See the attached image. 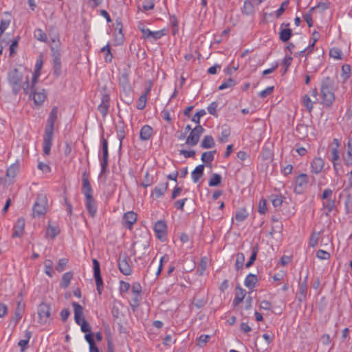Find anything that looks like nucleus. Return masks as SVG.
Instances as JSON below:
<instances>
[{
	"label": "nucleus",
	"instance_id": "19",
	"mask_svg": "<svg viewBox=\"0 0 352 352\" xmlns=\"http://www.w3.org/2000/svg\"><path fill=\"white\" fill-rule=\"evenodd\" d=\"M53 68L54 74L58 76L61 73V63L60 55L58 52L53 54Z\"/></svg>",
	"mask_w": 352,
	"mask_h": 352
},
{
	"label": "nucleus",
	"instance_id": "42",
	"mask_svg": "<svg viewBox=\"0 0 352 352\" xmlns=\"http://www.w3.org/2000/svg\"><path fill=\"white\" fill-rule=\"evenodd\" d=\"M329 56L335 59H342V51L338 47H333L329 51Z\"/></svg>",
	"mask_w": 352,
	"mask_h": 352
},
{
	"label": "nucleus",
	"instance_id": "62",
	"mask_svg": "<svg viewBox=\"0 0 352 352\" xmlns=\"http://www.w3.org/2000/svg\"><path fill=\"white\" fill-rule=\"evenodd\" d=\"M42 66H43V60H42L41 56H40L39 58H38L36 60L35 67H34V73L41 74V70Z\"/></svg>",
	"mask_w": 352,
	"mask_h": 352
},
{
	"label": "nucleus",
	"instance_id": "34",
	"mask_svg": "<svg viewBox=\"0 0 352 352\" xmlns=\"http://www.w3.org/2000/svg\"><path fill=\"white\" fill-rule=\"evenodd\" d=\"M248 217V212L245 208H241L235 214V219L238 222L243 221Z\"/></svg>",
	"mask_w": 352,
	"mask_h": 352
},
{
	"label": "nucleus",
	"instance_id": "15",
	"mask_svg": "<svg viewBox=\"0 0 352 352\" xmlns=\"http://www.w3.org/2000/svg\"><path fill=\"white\" fill-rule=\"evenodd\" d=\"M167 226L164 221H158L155 223L154 226V230L157 234V236L162 239L165 237L166 234Z\"/></svg>",
	"mask_w": 352,
	"mask_h": 352
},
{
	"label": "nucleus",
	"instance_id": "54",
	"mask_svg": "<svg viewBox=\"0 0 352 352\" xmlns=\"http://www.w3.org/2000/svg\"><path fill=\"white\" fill-rule=\"evenodd\" d=\"M292 60L293 58L290 56L285 57V58L283 60L281 65L285 67L283 74L287 72V69L292 64Z\"/></svg>",
	"mask_w": 352,
	"mask_h": 352
},
{
	"label": "nucleus",
	"instance_id": "59",
	"mask_svg": "<svg viewBox=\"0 0 352 352\" xmlns=\"http://www.w3.org/2000/svg\"><path fill=\"white\" fill-rule=\"evenodd\" d=\"M218 107V103L217 102H212L211 104H209L208 107V112L213 116H217V109Z\"/></svg>",
	"mask_w": 352,
	"mask_h": 352
},
{
	"label": "nucleus",
	"instance_id": "22",
	"mask_svg": "<svg viewBox=\"0 0 352 352\" xmlns=\"http://www.w3.org/2000/svg\"><path fill=\"white\" fill-rule=\"evenodd\" d=\"M119 83L124 90H129L131 88L129 82V74L127 71L124 72L119 77Z\"/></svg>",
	"mask_w": 352,
	"mask_h": 352
},
{
	"label": "nucleus",
	"instance_id": "63",
	"mask_svg": "<svg viewBox=\"0 0 352 352\" xmlns=\"http://www.w3.org/2000/svg\"><path fill=\"white\" fill-rule=\"evenodd\" d=\"M273 89H274V87H268L265 89L261 91L258 94V96L261 98H265L266 96H267L272 92Z\"/></svg>",
	"mask_w": 352,
	"mask_h": 352
},
{
	"label": "nucleus",
	"instance_id": "58",
	"mask_svg": "<svg viewBox=\"0 0 352 352\" xmlns=\"http://www.w3.org/2000/svg\"><path fill=\"white\" fill-rule=\"evenodd\" d=\"M78 325H80V329L82 332L87 333L91 332V327L89 323L86 321L85 319L82 320V322L80 324H78Z\"/></svg>",
	"mask_w": 352,
	"mask_h": 352
},
{
	"label": "nucleus",
	"instance_id": "11",
	"mask_svg": "<svg viewBox=\"0 0 352 352\" xmlns=\"http://www.w3.org/2000/svg\"><path fill=\"white\" fill-rule=\"evenodd\" d=\"M102 159L100 162L101 166V173H105L108 166V142L106 139L102 138Z\"/></svg>",
	"mask_w": 352,
	"mask_h": 352
},
{
	"label": "nucleus",
	"instance_id": "39",
	"mask_svg": "<svg viewBox=\"0 0 352 352\" xmlns=\"http://www.w3.org/2000/svg\"><path fill=\"white\" fill-rule=\"evenodd\" d=\"M258 251V248L257 245L254 246L252 248V252L251 256H250V257L249 258V261L245 264V267L247 268H248L250 266H252V264L254 263V262L255 261V260L256 258V255H257Z\"/></svg>",
	"mask_w": 352,
	"mask_h": 352
},
{
	"label": "nucleus",
	"instance_id": "25",
	"mask_svg": "<svg viewBox=\"0 0 352 352\" xmlns=\"http://www.w3.org/2000/svg\"><path fill=\"white\" fill-rule=\"evenodd\" d=\"M204 166L203 164H200L197 166L194 170L191 173V177L192 179V181L195 183H197L199 179L203 176L204 175Z\"/></svg>",
	"mask_w": 352,
	"mask_h": 352
},
{
	"label": "nucleus",
	"instance_id": "4",
	"mask_svg": "<svg viewBox=\"0 0 352 352\" xmlns=\"http://www.w3.org/2000/svg\"><path fill=\"white\" fill-rule=\"evenodd\" d=\"M333 85L334 80L329 77L324 78L321 82L322 102L327 107H330L335 100Z\"/></svg>",
	"mask_w": 352,
	"mask_h": 352
},
{
	"label": "nucleus",
	"instance_id": "47",
	"mask_svg": "<svg viewBox=\"0 0 352 352\" xmlns=\"http://www.w3.org/2000/svg\"><path fill=\"white\" fill-rule=\"evenodd\" d=\"M210 338V336L208 335H201L197 338V345L200 347L204 346L206 344V343L209 341Z\"/></svg>",
	"mask_w": 352,
	"mask_h": 352
},
{
	"label": "nucleus",
	"instance_id": "41",
	"mask_svg": "<svg viewBox=\"0 0 352 352\" xmlns=\"http://www.w3.org/2000/svg\"><path fill=\"white\" fill-rule=\"evenodd\" d=\"M271 201L272 205L275 207H280L283 204V197L281 195H272Z\"/></svg>",
	"mask_w": 352,
	"mask_h": 352
},
{
	"label": "nucleus",
	"instance_id": "32",
	"mask_svg": "<svg viewBox=\"0 0 352 352\" xmlns=\"http://www.w3.org/2000/svg\"><path fill=\"white\" fill-rule=\"evenodd\" d=\"M109 97L108 96H104L102 98V102L98 106V110L102 114L103 116H105L108 112L109 109Z\"/></svg>",
	"mask_w": 352,
	"mask_h": 352
},
{
	"label": "nucleus",
	"instance_id": "23",
	"mask_svg": "<svg viewBox=\"0 0 352 352\" xmlns=\"http://www.w3.org/2000/svg\"><path fill=\"white\" fill-rule=\"evenodd\" d=\"M246 295V292L245 289H242L240 287H236V295L233 300V305L237 306L240 304L244 299Z\"/></svg>",
	"mask_w": 352,
	"mask_h": 352
},
{
	"label": "nucleus",
	"instance_id": "2",
	"mask_svg": "<svg viewBox=\"0 0 352 352\" xmlns=\"http://www.w3.org/2000/svg\"><path fill=\"white\" fill-rule=\"evenodd\" d=\"M8 80L14 94L16 95L21 88L25 94L29 93V78L27 76L25 82L22 84L23 74L19 69H14L9 72Z\"/></svg>",
	"mask_w": 352,
	"mask_h": 352
},
{
	"label": "nucleus",
	"instance_id": "30",
	"mask_svg": "<svg viewBox=\"0 0 352 352\" xmlns=\"http://www.w3.org/2000/svg\"><path fill=\"white\" fill-rule=\"evenodd\" d=\"M19 170V167L18 164H12L6 171V177L10 178V179H13L17 175Z\"/></svg>",
	"mask_w": 352,
	"mask_h": 352
},
{
	"label": "nucleus",
	"instance_id": "10",
	"mask_svg": "<svg viewBox=\"0 0 352 352\" xmlns=\"http://www.w3.org/2000/svg\"><path fill=\"white\" fill-rule=\"evenodd\" d=\"M94 276L96 285V289L99 294H102L103 289V282L100 274V263L98 260L93 259Z\"/></svg>",
	"mask_w": 352,
	"mask_h": 352
},
{
	"label": "nucleus",
	"instance_id": "45",
	"mask_svg": "<svg viewBox=\"0 0 352 352\" xmlns=\"http://www.w3.org/2000/svg\"><path fill=\"white\" fill-rule=\"evenodd\" d=\"M235 84H236L235 81L232 78H230L227 79L225 82H223L219 87V90H223V89H228V88H231L233 86H234Z\"/></svg>",
	"mask_w": 352,
	"mask_h": 352
},
{
	"label": "nucleus",
	"instance_id": "60",
	"mask_svg": "<svg viewBox=\"0 0 352 352\" xmlns=\"http://www.w3.org/2000/svg\"><path fill=\"white\" fill-rule=\"evenodd\" d=\"M329 2H320L316 6L311 8V11L314 9H319L321 11L327 10L329 8Z\"/></svg>",
	"mask_w": 352,
	"mask_h": 352
},
{
	"label": "nucleus",
	"instance_id": "24",
	"mask_svg": "<svg viewBox=\"0 0 352 352\" xmlns=\"http://www.w3.org/2000/svg\"><path fill=\"white\" fill-rule=\"evenodd\" d=\"M131 292L134 294L133 302L138 306L140 301V296L142 292V287L140 283H135L132 285Z\"/></svg>",
	"mask_w": 352,
	"mask_h": 352
},
{
	"label": "nucleus",
	"instance_id": "31",
	"mask_svg": "<svg viewBox=\"0 0 352 352\" xmlns=\"http://www.w3.org/2000/svg\"><path fill=\"white\" fill-rule=\"evenodd\" d=\"M73 277V273L72 272H67L63 274L62 280L60 282V287L63 288H67Z\"/></svg>",
	"mask_w": 352,
	"mask_h": 352
},
{
	"label": "nucleus",
	"instance_id": "44",
	"mask_svg": "<svg viewBox=\"0 0 352 352\" xmlns=\"http://www.w3.org/2000/svg\"><path fill=\"white\" fill-rule=\"evenodd\" d=\"M101 52L106 53V54L104 56L105 61L106 62H111L112 58H113V56H112V54L111 53L109 45L107 44L105 46H104L101 49Z\"/></svg>",
	"mask_w": 352,
	"mask_h": 352
},
{
	"label": "nucleus",
	"instance_id": "13",
	"mask_svg": "<svg viewBox=\"0 0 352 352\" xmlns=\"http://www.w3.org/2000/svg\"><path fill=\"white\" fill-rule=\"evenodd\" d=\"M289 23H282L280 25V30L279 32V38L283 42H287L292 36V31L289 28Z\"/></svg>",
	"mask_w": 352,
	"mask_h": 352
},
{
	"label": "nucleus",
	"instance_id": "55",
	"mask_svg": "<svg viewBox=\"0 0 352 352\" xmlns=\"http://www.w3.org/2000/svg\"><path fill=\"white\" fill-rule=\"evenodd\" d=\"M58 232L56 228L49 226L46 231V234L53 239L58 234Z\"/></svg>",
	"mask_w": 352,
	"mask_h": 352
},
{
	"label": "nucleus",
	"instance_id": "9",
	"mask_svg": "<svg viewBox=\"0 0 352 352\" xmlns=\"http://www.w3.org/2000/svg\"><path fill=\"white\" fill-rule=\"evenodd\" d=\"M309 183L308 175L301 173L296 177L294 192L297 194L302 193L307 188Z\"/></svg>",
	"mask_w": 352,
	"mask_h": 352
},
{
	"label": "nucleus",
	"instance_id": "64",
	"mask_svg": "<svg viewBox=\"0 0 352 352\" xmlns=\"http://www.w3.org/2000/svg\"><path fill=\"white\" fill-rule=\"evenodd\" d=\"M154 2L153 0L146 1L143 5V9L144 11L151 10L154 8Z\"/></svg>",
	"mask_w": 352,
	"mask_h": 352
},
{
	"label": "nucleus",
	"instance_id": "37",
	"mask_svg": "<svg viewBox=\"0 0 352 352\" xmlns=\"http://www.w3.org/2000/svg\"><path fill=\"white\" fill-rule=\"evenodd\" d=\"M302 104L305 107L307 110L310 113L313 109L314 102L311 100L310 97L308 95L303 96L302 98Z\"/></svg>",
	"mask_w": 352,
	"mask_h": 352
},
{
	"label": "nucleus",
	"instance_id": "43",
	"mask_svg": "<svg viewBox=\"0 0 352 352\" xmlns=\"http://www.w3.org/2000/svg\"><path fill=\"white\" fill-rule=\"evenodd\" d=\"M245 261V255L243 253H238L236 254V269L239 270L241 269L243 266Z\"/></svg>",
	"mask_w": 352,
	"mask_h": 352
},
{
	"label": "nucleus",
	"instance_id": "57",
	"mask_svg": "<svg viewBox=\"0 0 352 352\" xmlns=\"http://www.w3.org/2000/svg\"><path fill=\"white\" fill-rule=\"evenodd\" d=\"M258 210L260 214H265L267 211V201L265 199H261L259 201Z\"/></svg>",
	"mask_w": 352,
	"mask_h": 352
},
{
	"label": "nucleus",
	"instance_id": "29",
	"mask_svg": "<svg viewBox=\"0 0 352 352\" xmlns=\"http://www.w3.org/2000/svg\"><path fill=\"white\" fill-rule=\"evenodd\" d=\"M254 5L253 0L245 1L243 4V12L247 15L253 14L255 12Z\"/></svg>",
	"mask_w": 352,
	"mask_h": 352
},
{
	"label": "nucleus",
	"instance_id": "1",
	"mask_svg": "<svg viewBox=\"0 0 352 352\" xmlns=\"http://www.w3.org/2000/svg\"><path fill=\"white\" fill-rule=\"evenodd\" d=\"M57 114L58 107L54 106L51 110L49 118L47 119V124L45 129L43 138V153L46 155H49L50 153L51 146L52 144L54 124L57 118Z\"/></svg>",
	"mask_w": 352,
	"mask_h": 352
},
{
	"label": "nucleus",
	"instance_id": "18",
	"mask_svg": "<svg viewBox=\"0 0 352 352\" xmlns=\"http://www.w3.org/2000/svg\"><path fill=\"white\" fill-rule=\"evenodd\" d=\"M72 306L74 309V320L76 324H80L82 320L85 319L83 315V308L78 302H72Z\"/></svg>",
	"mask_w": 352,
	"mask_h": 352
},
{
	"label": "nucleus",
	"instance_id": "16",
	"mask_svg": "<svg viewBox=\"0 0 352 352\" xmlns=\"http://www.w3.org/2000/svg\"><path fill=\"white\" fill-rule=\"evenodd\" d=\"M324 166V160L320 157H315L311 162V171L315 174L322 172Z\"/></svg>",
	"mask_w": 352,
	"mask_h": 352
},
{
	"label": "nucleus",
	"instance_id": "56",
	"mask_svg": "<svg viewBox=\"0 0 352 352\" xmlns=\"http://www.w3.org/2000/svg\"><path fill=\"white\" fill-rule=\"evenodd\" d=\"M316 256L320 259L327 260L330 258V254L324 250H319L316 252Z\"/></svg>",
	"mask_w": 352,
	"mask_h": 352
},
{
	"label": "nucleus",
	"instance_id": "8",
	"mask_svg": "<svg viewBox=\"0 0 352 352\" xmlns=\"http://www.w3.org/2000/svg\"><path fill=\"white\" fill-rule=\"evenodd\" d=\"M131 260L126 255H120L118 259V266L120 272L125 276H129L132 274V268L129 264Z\"/></svg>",
	"mask_w": 352,
	"mask_h": 352
},
{
	"label": "nucleus",
	"instance_id": "49",
	"mask_svg": "<svg viewBox=\"0 0 352 352\" xmlns=\"http://www.w3.org/2000/svg\"><path fill=\"white\" fill-rule=\"evenodd\" d=\"M289 0H285L281 3L280 7L276 12V18H279L285 12V9L288 7Z\"/></svg>",
	"mask_w": 352,
	"mask_h": 352
},
{
	"label": "nucleus",
	"instance_id": "26",
	"mask_svg": "<svg viewBox=\"0 0 352 352\" xmlns=\"http://www.w3.org/2000/svg\"><path fill=\"white\" fill-rule=\"evenodd\" d=\"M258 281L257 276L253 274H249L244 281V285L246 287L252 289L255 287Z\"/></svg>",
	"mask_w": 352,
	"mask_h": 352
},
{
	"label": "nucleus",
	"instance_id": "14",
	"mask_svg": "<svg viewBox=\"0 0 352 352\" xmlns=\"http://www.w3.org/2000/svg\"><path fill=\"white\" fill-rule=\"evenodd\" d=\"M137 221V214L133 211L127 212L123 216V225L129 229H131L132 226Z\"/></svg>",
	"mask_w": 352,
	"mask_h": 352
},
{
	"label": "nucleus",
	"instance_id": "53",
	"mask_svg": "<svg viewBox=\"0 0 352 352\" xmlns=\"http://www.w3.org/2000/svg\"><path fill=\"white\" fill-rule=\"evenodd\" d=\"M320 232H314L309 239V245L312 248L315 247L319 239Z\"/></svg>",
	"mask_w": 352,
	"mask_h": 352
},
{
	"label": "nucleus",
	"instance_id": "40",
	"mask_svg": "<svg viewBox=\"0 0 352 352\" xmlns=\"http://www.w3.org/2000/svg\"><path fill=\"white\" fill-rule=\"evenodd\" d=\"M165 34H166L165 30H161L154 31V32L151 31V34H150L148 39L157 41V39H160L161 37H162Z\"/></svg>",
	"mask_w": 352,
	"mask_h": 352
},
{
	"label": "nucleus",
	"instance_id": "21",
	"mask_svg": "<svg viewBox=\"0 0 352 352\" xmlns=\"http://www.w3.org/2000/svg\"><path fill=\"white\" fill-rule=\"evenodd\" d=\"M168 186V183L167 182L159 184L158 186L155 187L152 195L154 196L155 198L161 197L167 190Z\"/></svg>",
	"mask_w": 352,
	"mask_h": 352
},
{
	"label": "nucleus",
	"instance_id": "33",
	"mask_svg": "<svg viewBox=\"0 0 352 352\" xmlns=\"http://www.w3.org/2000/svg\"><path fill=\"white\" fill-rule=\"evenodd\" d=\"M216 151L204 152L201 155V160L204 163L210 164L213 160Z\"/></svg>",
	"mask_w": 352,
	"mask_h": 352
},
{
	"label": "nucleus",
	"instance_id": "51",
	"mask_svg": "<svg viewBox=\"0 0 352 352\" xmlns=\"http://www.w3.org/2000/svg\"><path fill=\"white\" fill-rule=\"evenodd\" d=\"M147 100V96H146V94H142L138 99V101L137 102V108L140 110L143 109L146 103Z\"/></svg>",
	"mask_w": 352,
	"mask_h": 352
},
{
	"label": "nucleus",
	"instance_id": "38",
	"mask_svg": "<svg viewBox=\"0 0 352 352\" xmlns=\"http://www.w3.org/2000/svg\"><path fill=\"white\" fill-rule=\"evenodd\" d=\"M221 177L217 173H214L208 182L210 186H217L221 184Z\"/></svg>",
	"mask_w": 352,
	"mask_h": 352
},
{
	"label": "nucleus",
	"instance_id": "20",
	"mask_svg": "<svg viewBox=\"0 0 352 352\" xmlns=\"http://www.w3.org/2000/svg\"><path fill=\"white\" fill-rule=\"evenodd\" d=\"M153 133V128L149 125H144L142 127L140 132V138L142 141L148 140Z\"/></svg>",
	"mask_w": 352,
	"mask_h": 352
},
{
	"label": "nucleus",
	"instance_id": "50",
	"mask_svg": "<svg viewBox=\"0 0 352 352\" xmlns=\"http://www.w3.org/2000/svg\"><path fill=\"white\" fill-rule=\"evenodd\" d=\"M307 278L306 277L299 285V294L302 296V298L306 297L307 290Z\"/></svg>",
	"mask_w": 352,
	"mask_h": 352
},
{
	"label": "nucleus",
	"instance_id": "27",
	"mask_svg": "<svg viewBox=\"0 0 352 352\" xmlns=\"http://www.w3.org/2000/svg\"><path fill=\"white\" fill-rule=\"evenodd\" d=\"M214 140L211 135H206L202 140L200 146L203 148H210L214 146Z\"/></svg>",
	"mask_w": 352,
	"mask_h": 352
},
{
	"label": "nucleus",
	"instance_id": "46",
	"mask_svg": "<svg viewBox=\"0 0 352 352\" xmlns=\"http://www.w3.org/2000/svg\"><path fill=\"white\" fill-rule=\"evenodd\" d=\"M230 135V131L229 129H223L221 132V135L219 137V141L224 143L228 141V137Z\"/></svg>",
	"mask_w": 352,
	"mask_h": 352
},
{
	"label": "nucleus",
	"instance_id": "12",
	"mask_svg": "<svg viewBox=\"0 0 352 352\" xmlns=\"http://www.w3.org/2000/svg\"><path fill=\"white\" fill-rule=\"evenodd\" d=\"M28 94H30V97L32 96L34 104L38 106H41L47 98V93L45 89H41L40 91L34 89L33 93L30 91Z\"/></svg>",
	"mask_w": 352,
	"mask_h": 352
},
{
	"label": "nucleus",
	"instance_id": "36",
	"mask_svg": "<svg viewBox=\"0 0 352 352\" xmlns=\"http://www.w3.org/2000/svg\"><path fill=\"white\" fill-rule=\"evenodd\" d=\"M34 37L40 41L46 42L47 39V34L40 28H37L34 32Z\"/></svg>",
	"mask_w": 352,
	"mask_h": 352
},
{
	"label": "nucleus",
	"instance_id": "28",
	"mask_svg": "<svg viewBox=\"0 0 352 352\" xmlns=\"http://www.w3.org/2000/svg\"><path fill=\"white\" fill-rule=\"evenodd\" d=\"M23 311H24V305L21 304L20 302H18L16 309L15 310L14 316L12 318V321L14 322V324H16V323L22 318Z\"/></svg>",
	"mask_w": 352,
	"mask_h": 352
},
{
	"label": "nucleus",
	"instance_id": "52",
	"mask_svg": "<svg viewBox=\"0 0 352 352\" xmlns=\"http://www.w3.org/2000/svg\"><path fill=\"white\" fill-rule=\"evenodd\" d=\"M67 263H68L67 258H63L59 259L58 265L56 267V270L58 272H63L65 270Z\"/></svg>",
	"mask_w": 352,
	"mask_h": 352
},
{
	"label": "nucleus",
	"instance_id": "48",
	"mask_svg": "<svg viewBox=\"0 0 352 352\" xmlns=\"http://www.w3.org/2000/svg\"><path fill=\"white\" fill-rule=\"evenodd\" d=\"M207 258H202L200 261V263L199 264L197 272L199 275H202L207 267Z\"/></svg>",
	"mask_w": 352,
	"mask_h": 352
},
{
	"label": "nucleus",
	"instance_id": "5",
	"mask_svg": "<svg viewBox=\"0 0 352 352\" xmlns=\"http://www.w3.org/2000/svg\"><path fill=\"white\" fill-rule=\"evenodd\" d=\"M48 201L45 194H38L32 208V216L39 217L44 215L47 210Z\"/></svg>",
	"mask_w": 352,
	"mask_h": 352
},
{
	"label": "nucleus",
	"instance_id": "3",
	"mask_svg": "<svg viewBox=\"0 0 352 352\" xmlns=\"http://www.w3.org/2000/svg\"><path fill=\"white\" fill-rule=\"evenodd\" d=\"M82 192L85 197V206L90 216L94 217L97 211L96 201L93 197V190L90 184L88 175L86 172L82 173Z\"/></svg>",
	"mask_w": 352,
	"mask_h": 352
},
{
	"label": "nucleus",
	"instance_id": "7",
	"mask_svg": "<svg viewBox=\"0 0 352 352\" xmlns=\"http://www.w3.org/2000/svg\"><path fill=\"white\" fill-rule=\"evenodd\" d=\"M204 131V129L202 126L199 124L196 126L191 130L189 135L186 138V144L191 146L197 145Z\"/></svg>",
	"mask_w": 352,
	"mask_h": 352
},
{
	"label": "nucleus",
	"instance_id": "17",
	"mask_svg": "<svg viewBox=\"0 0 352 352\" xmlns=\"http://www.w3.org/2000/svg\"><path fill=\"white\" fill-rule=\"evenodd\" d=\"M25 219L19 218L14 226L12 237H21L24 233Z\"/></svg>",
	"mask_w": 352,
	"mask_h": 352
},
{
	"label": "nucleus",
	"instance_id": "61",
	"mask_svg": "<svg viewBox=\"0 0 352 352\" xmlns=\"http://www.w3.org/2000/svg\"><path fill=\"white\" fill-rule=\"evenodd\" d=\"M38 168L44 173H48L51 171L50 166L43 162H39L38 164Z\"/></svg>",
	"mask_w": 352,
	"mask_h": 352
},
{
	"label": "nucleus",
	"instance_id": "35",
	"mask_svg": "<svg viewBox=\"0 0 352 352\" xmlns=\"http://www.w3.org/2000/svg\"><path fill=\"white\" fill-rule=\"evenodd\" d=\"M45 273L49 276L52 277L53 270V262L50 259H46L44 262Z\"/></svg>",
	"mask_w": 352,
	"mask_h": 352
},
{
	"label": "nucleus",
	"instance_id": "6",
	"mask_svg": "<svg viewBox=\"0 0 352 352\" xmlns=\"http://www.w3.org/2000/svg\"><path fill=\"white\" fill-rule=\"evenodd\" d=\"M38 322L42 325H46L50 323L52 318L51 317V308L47 303H41L38 307Z\"/></svg>",
	"mask_w": 352,
	"mask_h": 352
}]
</instances>
